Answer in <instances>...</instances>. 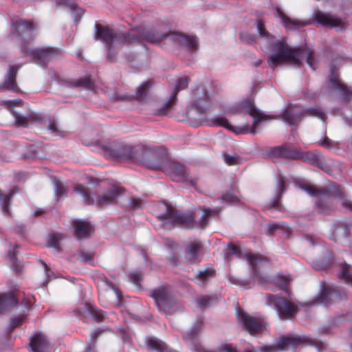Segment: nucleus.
Instances as JSON below:
<instances>
[{
	"instance_id": "nucleus-1",
	"label": "nucleus",
	"mask_w": 352,
	"mask_h": 352,
	"mask_svg": "<svg viewBox=\"0 0 352 352\" xmlns=\"http://www.w3.org/2000/svg\"><path fill=\"white\" fill-rule=\"evenodd\" d=\"M96 40H102L108 47L107 58L110 62L114 61L113 47L114 43L120 44H140L142 41L157 43L162 40L173 41L188 50L194 52L198 50V41L195 36L186 35L182 33L163 32L160 28H145L140 26L126 32H117L107 26L100 23L95 24Z\"/></svg>"
},
{
	"instance_id": "nucleus-2",
	"label": "nucleus",
	"mask_w": 352,
	"mask_h": 352,
	"mask_svg": "<svg viewBox=\"0 0 352 352\" xmlns=\"http://www.w3.org/2000/svg\"><path fill=\"white\" fill-rule=\"evenodd\" d=\"M271 50L273 53L269 56L267 63L272 68L282 64L300 67L304 54L306 55V62L310 67L314 68L316 63L314 50L306 46L289 47L285 38L272 43Z\"/></svg>"
},
{
	"instance_id": "nucleus-3",
	"label": "nucleus",
	"mask_w": 352,
	"mask_h": 352,
	"mask_svg": "<svg viewBox=\"0 0 352 352\" xmlns=\"http://www.w3.org/2000/svg\"><path fill=\"white\" fill-rule=\"evenodd\" d=\"M236 111L239 113H245L254 118V122L250 127L245 126L243 128H240L236 130L234 126L230 124L228 119L225 117H218L212 120L214 126H223L236 133H250L255 134L256 133V128L261 121L267 120L270 119L268 115L260 111L254 105V103L250 99L244 100L240 102L236 107Z\"/></svg>"
},
{
	"instance_id": "nucleus-4",
	"label": "nucleus",
	"mask_w": 352,
	"mask_h": 352,
	"mask_svg": "<svg viewBox=\"0 0 352 352\" xmlns=\"http://www.w3.org/2000/svg\"><path fill=\"white\" fill-rule=\"evenodd\" d=\"M159 208L162 212L157 214V218L164 223L191 229L195 227V212L192 210L182 212L167 204H160Z\"/></svg>"
},
{
	"instance_id": "nucleus-5",
	"label": "nucleus",
	"mask_w": 352,
	"mask_h": 352,
	"mask_svg": "<svg viewBox=\"0 0 352 352\" xmlns=\"http://www.w3.org/2000/svg\"><path fill=\"white\" fill-rule=\"evenodd\" d=\"M300 188L309 195L319 198L320 197H333L342 199V205L344 208L352 211V201L345 199V192L343 188L336 183H331L328 186L317 188L314 185L301 184Z\"/></svg>"
},
{
	"instance_id": "nucleus-6",
	"label": "nucleus",
	"mask_w": 352,
	"mask_h": 352,
	"mask_svg": "<svg viewBox=\"0 0 352 352\" xmlns=\"http://www.w3.org/2000/svg\"><path fill=\"white\" fill-rule=\"evenodd\" d=\"M168 160L166 154L156 148L142 146L138 153V161L149 168L162 170Z\"/></svg>"
},
{
	"instance_id": "nucleus-7",
	"label": "nucleus",
	"mask_w": 352,
	"mask_h": 352,
	"mask_svg": "<svg viewBox=\"0 0 352 352\" xmlns=\"http://www.w3.org/2000/svg\"><path fill=\"white\" fill-rule=\"evenodd\" d=\"M162 171L173 182L187 183L192 186L197 184V178L191 175L187 167L179 162L168 160Z\"/></svg>"
},
{
	"instance_id": "nucleus-8",
	"label": "nucleus",
	"mask_w": 352,
	"mask_h": 352,
	"mask_svg": "<svg viewBox=\"0 0 352 352\" xmlns=\"http://www.w3.org/2000/svg\"><path fill=\"white\" fill-rule=\"evenodd\" d=\"M140 149V146H132L118 142H113L104 147L106 154L110 157L123 160H138Z\"/></svg>"
},
{
	"instance_id": "nucleus-9",
	"label": "nucleus",
	"mask_w": 352,
	"mask_h": 352,
	"mask_svg": "<svg viewBox=\"0 0 352 352\" xmlns=\"http://www.w3.org/2000/svg\"><path fill=\"white\" fill-rule=\"evenodd\" d=\"M267 299L274 305L279 318L282 320L291 319L295 317L298 311L297 305L283 297L269 294Z\"/></svg>"
},
{
	"instance_id": "nucleus-10",
	"label": "nucleus",
	"mask_w": 352,
	"mask_h": 352,
	"mask_svg": "<svg viewBox=\"0 0 352 352\" xmlns=\"http://www.w3.org/2000/svg\"><path fill=\"white\" fill-rule=\"evenodd\" d=\"M308 338L298 336H281L274 344L265 345L260 348V352H281L289 346L296 347L301 343L307 342Z\"/></svg>"
},
{
	"instance_id": "nucleus-11",
	"label": "nucleus",
	"mask_w": 352,
	"mask_h": 352,
	"mask_svg": "<svg viewBox=\"0 0 352 352\" xmlns=\"http://www.w3.org/2000/svg\"><path fill=\"white\" fill-rule=\"evenodd\" d=\"M236 317L238 323L251 336H255L263 331L264 322L262 318L253 316L243 309L237 310Z\"/></svg>"
},
{
	"instance_id": "nucleus-12",
	"label": "nucleus",
	"mask_w": 352,
	"mask_h": 352,
	"mask_svg": "<svg viewBox=\"0 0 352 352\" xmlns=\"http://www.w3.org/2000/svg\"><path fill=\"white\" fill-rule=\"evenodd\" d=\"M11 28L10 36L15 37L19 41H23L32 37L36 25L32 21L19 19L12 23Z\"/></svg>"
},
{
	"instance_id": "nucleus-13",
	"label": "nucleus",
	"mask_w": 352,
	"mask_h": 352,
	"mask_svg": "<svg viewBox=\"0 0 352 352\" xmlns=\"http://www.w3.org/2000/svg\"><path fill=\"white\" fill-rule=\"evenodd\" d=\"M345 291L334 285H322L317 300L320 303L329 305L336 302L346 300Z\"/></svg>"
},
{
	"instance_id": "nucleus-14",
	"label": "nucleus",
	"mask_w": 352,
	"mask_h": 352,
	"mask_svg": "<svg viewBox=\"0 0 352 352\" xmlns=\"http://www.w3.org/2000/svg\"><path fill=\"white\" fill-rule=\"evenodd\" d=\"M22 52L32 57L34 62L41 66H46L49 61L58 54V50L52 47L30 50L27 47L21 48Z\"/></svg>"
},
{
	"instance_id": "nucleus-15",
	"label": "nucleus",
	"mask_w": 352,
	"mask_h": 352,
	"mask_svg": "<svg viewBox=\"0 0 352 352\" xmlns=\"http://www.w3.org/2000/svg\"><path fill=\"white\" fill-rule=\"evenodd\" d=\"M300 149V148L293 147L289 144H283L268 148L267 149V154L272 158L298 160Z\"/></svg>"
},
{
	"instance_id": "nucleus-16",
	"label": "nucleus",
	"mask_w": 352,
	"mask_h": 352,
	"mask_svg": "<svg viewBox=\"0 0 352 352\" xmlns=\"http://www.w3.org/2000/svg\"><path fill=\"white\" fill-rule=\"evenodd\" d=\"M203 327L204 321L201 319H198L192 329L184 335V339L189 342L192 352H217L214 350L206 349L203 345L197 342L198 334L202 331Z\"/></svg>"
},
{
	"instance_id": "nucleus-17",
	"label": "nucleus",
	"mask_w": 352,
	"mask_h": 352,
	"mask_svg": "<svg viewBox=\"0 0 352 352\" xmlns=\"http://www.w3.org/2000/svg\"><path fill=\"white\" fill-rule=\"evenodd\" d=\"M192 107L201 115L206 114L210 108V97L207 90L199 86L193 89Z\"/></svg>"
},
{
	"instance_id": "nucleus-18",
	"label": "nucleus",
	"mask_w": 352,
	"mask_h": 352,
	"mask_svg": "<svg viewBox=\"0 0 352 352\" xmlns=\"http://www.w3.org/2000/svg\"><path fill=\"white\" fill-rule=\"evenodd\" d=\"M245 258L252 267V277L254 282L263 285L267 282V278L263 276L257 269V265L261 261H268V259L260 254H255L252 253H246Z\"/></svg>"
},
{
	"instance_id": "nucleus-19",
	"label": "nucleus",
	"mask_w": 352,
	"mask_h": 352,
	"mask_svg": "<svg viewBox=\"0 0 352 352\" xmlns=\"http://www.w3.org/2000/svg\"><path fill=\"white\" fill-rule=\"evenodd\" d=\"M151 296L154 299L159 310L162 312L167 309L166 305L170 302L172 294L166 287L160 286L153 290Z\"/></svg>"
},
{
	"instance_id": "nucleus-20",
	"label": "nucleus",
	"mask_w": 352,
	"mask_h": 352,
	"mask_svg": "<svg viewBox=\"0 0 352 352\" xmlns=\"http://www.w3.org/2000/svg\"><path fill=\"white\" fill-rule=\"evenodd\" d=\"M299 160L325 170L326 164L324 157L318 151L303 152L300 149Z\"/></svg>"
},
{
	"instance_id": "nucleus-21",
	"label": "nucleus",
	"mask_w": 352,
	"mask_h": 352,
	"mask_svg": "<svg viewBox=\"0 0 352 352\" xmlns=\"http://www.w3.org/2000/svg\"><path fill=\"white\" fill-rule=\"evenodd\" d=\"M316 21L324 27L338 28L339 32H342L345 29L344 23L337 17L322 12H318L315 16Z\"/></svg>"
},
{
	"instance_id": "nucleus-22",
	"label": "nucleus",
	"mask_w": 352,
	"mask_h": 352,
	"mask_svg": "<svg viewBox=\"0 0 352 352\" xmlns=\"http://www.w3.org/2000/svg\"><path fill=\"white\" fill-rule=\"evenodd\" d=\"M202 244L199 241L190 242L184 250L185 259L190 263H199L201 261L200 252Z\"/></svg>"
},
{
	"instance_id": "nucleus-23",
	"label": "nucleus",
	"mask_w": 352,
	"mask_h": 352,
	"mask_svg": "<svg viewBox=\"0 0 352 352\" xmlns=\"http://www.w3.org/2000/svg\"><path fill=\"white\" fill-rule=\"evenodd\" d=\"M121 192V188L112 186L103 194L97 197L96 204L100 207L113 204Z\"/></svg>"
},
{
	"instance_id": "nucleus-24",
	"label": "nucleus",
	"mask_w": 352,
	"mask_h": 352,
	"mask_svg": "<svg viewBox=\"0 0 352 352\" xmlns=\"http://www.w3.org/2000/svg\"><path fill=\"white\" fill-rule=\"evenodd\" d=\"M21 67V65H20L10 66V69L6 75L4 81L2 84V87L3 88L12 91H19V87L16 81V77Z\"/></svg>"
},
{
	"instance_id": "nucleus-25",
	"label": "nucleus",
	"mask_w": 352,
	"mask_h": 352,
	"mask_svg": "<svg viewBox=\"0 0 352 352\" xmlns=\"http://www.w3.org/2000/svg\"><path fill=\"white\" fill-rule=\"evenodd\" d=\"M73 226L75 236L78 240L88 238L94 232L91 223L86 221L76 220L73 222Z\"/></svg>"
},
{
	"instance_id": "nucleus-26",
	"label": "nucleus",
	"mask_w": 352,
	"mask_h": 352,
	"mask_svg": "<svg viewBox=\"0 0 352 352\" xmlns=\"http://www.w3.org/2000/svg\"><path fill=\"white\" fill-rule=\"evenodd\" d=\"M188 83L189 78L188 77H183L177 80L175 88L171 94L170 99L164 104L162 107L163 110L168 111L173 108V107L175 104L179 91L186 89L188 86Z\"/></svg>"
},
{
	"instance_id": "nucleus-27",
	"label": "nucleus",
	"mask_w": 352,
	"mask_h": 352,
	"mask_svg": "<svg viewBox=\"0 0 352 352\" xmlns=\"http://www.w3.org/2000/svg\"><path fill=\"white\" fill-rule=\"evenodd\" d=\"M279 117L285 121L289 125H295L302 120V110L300 111H296L294 107L291 105L284 110Z\"/></svg>"
},
{
	"instance_id": "nucleus-28",
	"label": "nucleus",
	"mask_w": 352,
	"mask_h": 352,
	"mask_svg": "<svg viewBox=\"0 0 352 352\" xmlns=\"http://www.w3.org/2000/svg\"><path fill=\"white\" fill-rule=\"evenodd\" d=\"M49 342L43 334L36 333L30 340V346L33 352H45Z\"/></svg>"
},
{
	"instance_id": "nucleus-29",
	"label": "nucleus",
	"mask_w": 352,
	"mask_h": 352,
	"mask_svg": "<svg viewBox=\"0 0 352 352\" xmlns=\"http://www.w3.org/2000/svg\"><path fill=\"white\" fill-rule=\"evenodd\" d=\"M18 300L13 293H3L0 294V314L4 313L9 307L16 306Z\"/></svg>"
},
{
	"instance_id": "nucleus-30",
	"label": "nucleus",
	"mask_w": 352,
	"mask_h": 352,
	"mask_svg": "<svg viewBox=\"0 0 352 352\" xmlns=\"http://www.w3.org/2000/svg\"><path fill=\"white\" fill-rule=\"evenodd\" d=\"M276 12L286 29H291L292 27H303L305 25L303 21L291 19L280 8H276Z\"/></svg>"
},
{
	"instance_id": "nucleus-31",
	"label": "nucleus",
	"mask_w": 352,
	"mask_h": 352,
	"mask_svg": "<svg viewBox=\"0 0 352 352\" xmlns=\"http://www.w3.org/2000/svg\"><path fill=\"white\" fill-rule=\"evenodd\" d=\"M199 209L203 212V214L199 219L197 227L201 229H204L206 227L211 216L217 215L219 212L217 208L211 209L206 206H199Z\"/></svg>"
},
{
	"instance_id": "nucleus-32",
	"label": "nucleus",
	"mask_w": 352,
	"mask_h": 352,
	"mask_svg": "<svg viewBox=\"0 0 352 352\" xmlns=\"http://www.w3.org/2000/svg\"><path fill=\"white\" fill-rule=\"evenodd\" d=\"M69 86L73 87H84L88 90L94 89V83L89 76L80 78H72L67 81Z\"/></svg>"
},
{
	"instance_id": "nucleus-33",
	"label": "nucleus",
	"mask_w": 352,
	"mask_h": 352,
	"mask_svg": "<svg viewBox=\"0 0 352 352\" xmlns=\"http://www.w3.org/2000/svg\"><path fill=\"white\" fill-rule=\"evenodd\" d=\"M12 115L14 118L15 124L18 127H27L28 126L29 122L37 121L39 120L38 116L36 114H30L28 116H24L13 111Z\"/></svg>"
},
{
	"instance_id": "nucleus-34",
	"label": "nucleus",
	"mask_w": 352,
	"mask_h": 352,
	"mask_svg": "<svg viewBox=\"0 0 352 352\" xmlns=\"http://www.w3.org/2000/svg\"><path fill=\"white\" fill-rule=\"evenodd\" d=\"M216 275V270L211 265H207L204 270H201L197 274V278L200 281L199 285L205 286L206 282Z\"/></svg>"
},
{
	"instance_id": "nucleus-35",
	"label": "nucleus",
	"mask_w": 352,
	"mask_h": 352,
	"mask_svg": "<svg viewBox=\"0 0 352 352\" xmlns=\"http://www.w3.org/2000/svg\"><path fill=\"white\" fill-rule=\"evenodd\" d=\"M332 197H320L316 203V209L320 214H329L332 210L331 198Z\"/></svg>"
},
{
	"instance_id": "nucleus-36",
	"label": "nucleus",
	"mask_w": 352,
	"mask_h": 352,
	"mask_svg": "<svg viewBox=\"0 0 352 352\" xmlns=\"http://www.w3.org/2000/svg\"><path fill=\"white\" fill-rule=\"evenodd\" d=\"M74 191L82 197L87 204H94L95 201L91 196L89 189L82 184H77L74 187Z\"/></svg>"
},
{
	"instance_id": "nucleus-37",
	"label": "nucleus",
	"mask_w": 352,
	"mask_h": 352,
	"mask_svg": "<svg viewBox=\"0 0 352 352\" xmlns=\"http://www.w3.org/2000/svg\"><path fill=\"white\" fill-rule=\"evenodd\" d=\"M147 347L150 351L156 352H166L168 346L166 343L160 340L151 338L146 341Z\"/></svg>"
},
{
	"instance_id": "nucleus-38",
	"label": "nucleus",
	"mask_w": 352,
	"mask_h": 352,
	"mask_svg": "<svg viewBox=\"0 0 352 352\" xmlns=\"http://www.w3.org/2000/svg\"><path fill=\"white\" fill-rule=\"evenodd\" d=\"M154 82L151 80L141 85L137 90L135 98L138 101H144L146 99L149 94V89L153 85Z\"/></svg>"
},
{
	"instance_id": "nucleus-39",
	"label": "nucleus",
	"mask_w": 352,
	"mask_h": 352,
	"mask_svg": "<svg viewBox=\"0 0 352 352\" xmlns=\"http://www.w3.org/2000/svg\"><path fill=\"white\" fill-rule=\"evenodd\" d=\"M303 118L307 116H314L325 121L327 116L321 108L319 107H309L302 110Z\"/></svg>"
},
{
	"instance_id": "nucleus-40",
	"label": "nucleus",
	"mask_w": 352,
	"mask_h": 352,
	"mask_svg": "<svg viewBox=\"0 0 352 352\" xmlns=\"http://www.w3.org/2000/svg\"><path fill=\"white\" fill-rule=\"evenodd\" d=\"M167 303V309L163 310V313L166 315H170L174 314L175 311L180 310L183 308L182 303L172 296L171 300Z\"/></svg>"
},
{
	"instance_id": "nucleus-41",
	"label": "nucleus",
	"mask_w": 352,
	"mask_h": 352,
	"mask_svg": "<svg viewBox=\"0 0 352 352\" xmlns=\"http://www.w3.org/2000/svg\"><path fill=\"white\" fill-rule=\"evenodd\" d=\"M351 266L346 263H344L341 265V270L339 272V278L344 280L347 284L352 286V275L350 274Z\"/></svg>"
},
{
	"instance_id": "nucleus-42",
	"label": "nucleus",
	"mask_w": 352,
	"mask_h": 352,
	"mask_svg": "<svg viewBox=\"0 0 352 352\" xmlns=\"http://www.w3.org/2000/svg\"><path fill=\"white\" fill-rule=\"evenodd\" d=\"M256 24L260 37L266 38L269 43L274 41V36L265 30L264 22L262 20H256Z\"/></svg>"
},
{
	"instance_id": "nucleus-43",
	"label": "nucleus",
	"mask_w": 352,
	"mask_h": 352,
	"mask_svg": "<svg viewBox=\"0 0 352 352\" xmlns=\"http://www.w3.org/2000/svg\"><path fill=\"white\" fill-rule=\"evenodd\" d=\"M13 196V192L0 194V205L4 214H10L9 206Z\"/></svg>"
},
{
	"instance_id": "nucleus-44",
	"label": "nucleus",
	"mask_w": 352,
	"mask_h": 352,
	"mask_svg": "<svg viewBox=\"0 0 352 352\" xmlns=\"http://www.w3.org/2000/svg\"><path fill=\"white\" fill-rule=\"evenodd\" d=\"M63 239V235L60 233H53L50 235L48 240V246L56 249L57 251L60 250V242Z\"/></svg>"
},
{
	"instance_id": "nucleus-45",
	"label": "nucleus",
	"mask_w": 352,
	"mask_h": 352,
	"mask_svg": "<svg viewBox=\"0 0 352 352\" xmlns=\"http://www.w3.org/2000/svg\"><path fill=\"white\" fill-rule=\"evenodd\" d=\"M89 312L95 321L101 322L105 319V312L96 307L91 306L89 307Z\"/></svg>"
},
{
	"instance_id": "nucleus-46",
	"label": "nucleus",
	"mask_w": 352,
	"mask_h": 352,
	"mask_svg": "<svg viewBox=\"0 0 352 352\" xmlns=\"http://www.w3.org/2000/svg\"><path fill=\"white\" fill-rule=\"evenodd\" d=\"M217 300V298L212 296H201L197 300L198 307L201 309L210 306L213 302Z\"/></svg>"
},
{
	"instance_id": "nucleus-47",
	"label": "nucleus",
	"mask_w": 352,
	"mask_h": 352,
	"mask_svg": "<svg viewBox=\"0 0 352 352\" xmlns=\"http://www.w3.org/2000/svg\"><path fill=\"white\" fill-rule=\"evenodd\" d=\"M342 95L344 100L349 101L352 97V89L342 83L337 88Z\"/></svg>"
},
{
	"instance_id": "nucleus-48",
	"label": "nucleus",
	"mask_w": 352,
	"mask_h": 352,
	"mask_svg": "<svg viewBox=\"0 0 352 352\" xmlns=\"http://www.w3.org/2000/svg\"><path fill=\"white\" fill-rule=\"evenodd\" d=\"M221 199L223 201L229 204H234L239 201L238 197L234 195V193L232 190L223 192L221 195Z\"/></svg>"
},
{
	"instance_id": "nucleus-49",
	"label": "nucleus",
	"mask_w": 352,
	"mask_h": 352,
	"mask_svg": "<svg viewBox=\"0 0 352 352\" xmlns=\"http://www.w3.org/2000/svg\"><path fill=\"white\" fill-rule=\"evenodd\" d=\"M19 248V245H16L12 248L9 250L8 256L12 264L16 268L18 267V261L16 258V255L18 254L17 249Z\"/></svg>"
},
{
	"instance_id": "nucleus-50",
	"label": "nucleus",
	"mask_w": 352,
	"mask_h": 352,
	"mask_svg": "<svg viewBox=\"0 0 352 352\" xmlns=\"http://www.w3.org/2000/svg\"><path fill=\"white\" fill-rule=\"evenodd\" d=\"M54 186H55V195L57 197V199H59L66 192V187L60 181L55 182Z\"/></svg>"
},
{
	"instance_id": "nucleus-51",
	"label": "nucleus",
	"mask_w": 352,
	"mask_h": 352,
	"mask_svg": "<svg viewBox=\"0 0 352 352\" xmlns=\"http://www.w3.org/2000/svg\"><path fill=\"white\" fill-rule=\"evenodd\" d=\"M25 315L22 314L18 316H16L12 319L11 323L10 324V329L12 331L15 328L21 325L25 320Z\"/></svg>"
},
{
	"instance_id": "nucleus-52",
	"label": "nucleus",
	"mask_w": 352,
	"mask_h": 352,
	"mask_svg": "<svg viewBox=\"0 0 352 352\" xmlns=\"http://www.w3.org/2000/svg\"><path fill=\"white\" fill-rule=\"evenodd\" d=\"M224 162L229 166H233L238 164L239 162V157L236 155H232L226 154L223 156Z\"/></svg>"
},
{
	"instance_id": "nucleus-53",
	"label": "nucleus",
	"mask_w": 352,
	"mask_h": 352,
	"mask_svg": "<svg viewBox=\"0 0 352 352\" xmlns=\"http://www.w3.org/2000/svg\"><path fill=\"white\" fill-rule=\"evenodd\" d=\"M240 38L248 44L254 43L256 41V35L254 34L242 33L240 35Z\"/></svg>"
},
{
	"instance_id": "nucleus-54",
	"label": "nucleus",
	"mask_w": 352,
	"mask_h": 352,
	"mask_svg": "<svg viewBox=\"0 0 352 352\" xmlns=\"http://www.w3.org/2000/svg\"><path fill=\"white\" fill-rule=\"evenodd\" d=\"M80 256L85 262H91L94 259V253L82 250L80 252Z\"/></svg>"
},
{
	"instance_id": "nucleus-55",
	"label": "nucleus",
	"mask_w": 352,
	"mask_h": 352,
	"mask_svg": "<svg viewBox=\"0 0 352 352\" xmlns=\"http://www.w3.org/2000/svg\"><path fill=\"white\" fill-rule=\"evenodd\" d=\"M276 283L282 289H285L287 287L288 279L287 277L283 276H278L276 278Z\"/></svg>"
},
{
	"instance_id": "nucleus-56",
	"label": "nucleus",
	"mask_w": 352,
	"mask_h": 352,
	"mask_svg": "<svg viewBox=\"0 0 352 352\" xmlns=\"http://www.w3.org/2000/svg\"><path fill=\"white\" fill-rule=\"evenodd\" d=\"M330 82L336 88H338L340 86V85L342 84V82L340 81L338 78L336 72L333 69L331 70V73L330 75Z\"/></svg>"
},
{
	"instance_id": "nucleus-57",
	"label": "nucleus",
	"mask_w": 352,
	"mask_h": 352,
	"mask_svg": "<svg viewBox=\"0 0 352 352\" xmlns=\"http://www.w3.org/2000/svg\"><path fill=\"white\" fill-rule=\"evenodd\" d=\"M142 201L140 198L130 199L129 207L133 210H137L141 208Z\"/></svg>"
},
{
	"instance_id": "nucleus-58",
	"label": "nucleus",
	"mask_w": 352,
	"mask_h": 352,
	"mask_svg": "<svg viewBox=\"0 0 352 352\" xmlns=\"http://www.w3.org/2000/svg\"><path fill=\"white\" fill-rule=\"evenodd\" d=\"M282 228V226L279 223H274V224H270L267 226V231H266V233L268 234V235H272V234H274V232L278 230H280Z\"/></svg>"
},
{
	"instance_id": "nucleus-59",
	"label": "nucleus",
	"mask_w": 352,
	"mask_h": 352,
	"mask_svg": "<svg viewBox=\"0 0 352 352\" xmlns=\"http://www.w3.org/2000/svg\"><path fill=\"white\" fill-rule=\"evenodd\" d=\"M129 278L135 284V285H140V279H141V274L140 273L138 272H134L131 273L129 275Z\"/></svg>"
},
{
	"instance_id": "nucleus-60",
	"label": "nucleus",
	"mask_w": 352,
	"mask_h": 352,
	"mask_svg": "<svg viewBox=\"0 0 352 352\" xmlns=\"http://www.w3.org/2000/svg\"><path fill=\"white\" fill-rule=\"evenodd\" d=\"M102 332V330L100 329V328H98L91 332L90 337L91 341L93 344H94L96 342L98 338Z\"/></svg>"
},
{
	"instance_id": "nucleus-61",
	"label": "nucleus",
	"mask_w": 352,
	"mask_h": 352,
	"mask_svg": "<svg viewBox=\"0 0 352 352\" xmlns=\"http://www.w3.org/2000/svg\"><path fill=\"white\" fill-rule=\"evenodd\" d=\"M49 130L52 133L58 132V128L55 121H50L48 125Z\"/></svg>"
},
{
	"instance_id": "nucleus-62",
	"label": "nucleus",
	"mask_w": 352,
	"mask_h": 352,
	"mask_svg": "<svg viewBox=\"0 0 352 352\" xmlns=\"http://www.w3.org/2000/svg\"><path fill=\"white\" fill-rule=\"evenodd\" d=\"M107 284L109 285V287H111L113 289H114V291H115V292H116V296H117L118 300L119 301H120V300H121V299H122V293H121V292H120L119 289H118L115 288V287H114V285H113V283H109V282H107Z\"/></svg>"
},
{
	"instance_id": "nucleus-63",
	"label": "nucleus",
	"mask_w": 352,
	"mask_h": 352,
	"mask_svg": "<svg viewBox=\"0 0 352 352\" xmlns=\"http://www.w3.org/2000/svg\"><path fill=\"white\" fill-rule=\"evenodd\" d=\"M58 3L60 5H65L71 8L72 9H74L76 8V5L74 3H69L67 0H58Z\"/></svg>"
},
{
	"instance_id": "nucleus-64",
	"label": "nucleus",
	"mask_w": 352,
	"mask_h": 352,
	"mask_svg": "<svg viewBox=\"0 0 352 352\" xmlns=\"http://www.w3.org/2000/svg\"><path fill=\"white\" fill-rule=\"evenodd\" d=\"M322 146L325 147V148H330L331 146V140L328 138H325L322 142Z\"/></svg>"
}]
</instances>
